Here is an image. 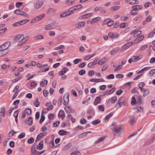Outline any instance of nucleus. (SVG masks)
Instances as JSON below:
<instances>
[{
	"label": "nucleus",
	"instance_id": "1",
	"mask_svg": "<svg viewBox=\"0 0 155 155\" xmlns=\"http://www.w3.org/2000/svg\"><path fill=\"white\" fill-rule=\"evenodd\" d=\"M44 0H37L34 3V7L36 9H39L43 5Z\"/></svg>",
	"mask_w": 155,
	"mask_h": 155
},
{
	"label": "nucleus",
	"instance_id": "2",
	"mask_svg": "<svg viewBox=\"0 0 155 155\" xmlns=\"http://www.w3.org/2000/svg\"><path fill=\"white\" fill-rule=\"evenodd\" d=\"M11 43L8 41L5 43L0 46V51H2L7 49L10 46Z\"/></svg>",
	"mask_w": 155,
	"mask_h": 155
},
{
	"label": "nucleus",
	"instance_id": "3",
	"mask_svg": "<svg viewBox=\"0 0 155 155\" xmlns=\"http://www.w3.org/2000/svg\"><path fill=\"white\" fill-rule=\"evenodd\" d=\"M23 38V35L19 34L16 35L13 39L15 42H18V43H21Z\"/></svg>",
	"mask_w": 155,
	"mask_h": 155
},
{
	"label": "nucleus",
	"instance_id": "4",
	"mask_svg": "<svg viewBox=\"0 0 155 155\" xmlns=\"http://www.w3.org/2000/svg\"><path fill=\"white\" fill-rule=\"evenodd\" d=\"M14 13L17 15H20L24 16L27 18H28L29 16L26 13L22 11L21 10L17 9L15 10L14 12Z\"/></svg>",
	"mask_w": 155,
	"mask_h": 155
},
{
	"label": "nucleus",
	"instance_id": "5",
	"mask_svg": "<svg viewBox=\"0 0 155 155\" xmlns=\"http://www.w3.org/2000/svg\"><path fill=\"white\" fill-rule=\"evenodd\" d=\"M125 97H120L118 100L117 104L116 105V106L117 104L119 105L118 108H120L122 107L123 104L125 105L124 103L125 102Z\"/></svg>",
	"mask_w": 155,
	"mask_h": 155
},
{
	"label": "nucleus",
	"instance_id": "6",
	"mask_svg": "<svg viewBox=\"0 0 155 155\" xmlns=\"http://www.w3.org/2000/svg\"><path fill=\"white\" fill-rule=\"evenodd\" d=\"M111 129L113 130H114L117 133H119L121 132L122 131V130H123V128L121 127L120 126H116L115 127H113L111 126Z\"/></svg>",
	"mask_w": 155,
	"mask_h": 155
},
{
	"label": "nucleus",
	"instance_id": "7",
	"mask_svg": "<svg viewBox=\"0 0 155 155\" xmlns=\"http://www.w3.org/2000/svg\"><path fill=\"white\" fill-rule=\"evenodd\" d=\"M45 16V14H42L39 15L34 18L31 21V23H34L36 21H38Z\"/></svg>",
	"mask_w": 155,
	"mask_h": 155
},
{
	"label": "nucleus",
	"instance_id": "8",
	"mask_svg": "<svg viewBox=\"0 0 155 155\" xmlns=\"http://www.w3.org/2000/svg\"><path fill=\"white\" fill-rule=\"evenodd\" d=\"M64 105H66L67 104L69 101V94L67 93L64 95Z\"/></svg>",
	"mask_w": 155,
	"mask_h": 155
},
{
	"label": "nucleus",
	"instance_id": "9",
	"mask_svg": "<svg viewBox=\"0 0 155 155\" xmlns=\"http://www.w3.org/2000/svg\"><path fill=\"white\" fill-rule=\"evenodd\" d=\"M82 6L81 5H78L74 6L70 8V9L72 10L73 11H77L79 9L81 8H82Z\"/></svg>",
	"mask_w": 155,
	"mask_h": 155
},
{
	"label": "nucleus",
	"instance_id": "10",
	"mask_svg": "<svg viewBox=\"0 0 155 155\" xmlns=\"http://www.w3.org/2000/svg\"><path fill=\"white\" fill-rule=\"evenodd\" d=\"M133 42H130L127 43L125 44L121 48V50L122 51H125L126 49H127L128 48L132 45Z\"/></svg>",
	"mask_w": 155,
	"mask_h": 155
},
{
	"label": "nucleus",
	"instance_id": "11",
	"mask_svg": "<svg viewBox=\"0 0 155 155\" xmlns=\"http://www.w3.org/2000/svg\"><path fill=\"white\" fill-rule=\"evenodd\" d=\"M100 11V12L102 14H104L105 13V11L102 9V8L99 6H97L94 9V11L95 12H96L98 11Z\"/></svg>",
	"mask_w": 155,
	"mask_h": 155
},
{
	"label": "nucleus",
	"instance_id": "12",
	"mask_svg": "<svg viewBox=\"0 0 155 155\" xmlns=\"http://www.w3.org/2000/svg\"><path fill=\"white\" fill-rule=\"evenodd\" d=\"M135 117L134 115H132L130 116L129 122L131 125H133L135 123Z\"/></svg>",
	"mask_w": 155,
	"mask_h": 155
},
{
	"label": "nucleus",
	"instance_id": "13",
	"mask_svg": "<svg viewBox=\"0 0 155 155\" xmlns=\"http://www.w3.org/2000/svg\"><path fill=\"white\" fill-rule=\"evenodd\" d=\"M101 99L100 97H97L95 99L94 102V105L96 106L98 104L101 103Z\"/></svg>",
	"mask_w": 155,
	"mask_h": 155
},
{
	"label": "nucleus",
	"instance_id": "14",
	"mask_svg": "<svg viewBox=\"0 0 155 155\" xmlns=\"http://www.w3.org/2000/svg\"><path fill=\"white\" fill-rule=\"evenodd\" d=\"M68 71V69L67 68H64L62 71L59 72V74L60 75H64Z\"/></svg>",
	"mask_w": 155,
	"mask_h": 155
},
{
	"label": "nucleus",
	"instance_id": "15",
	"mask_svg": "<svg viewBox=\"0 0 155 155\" xmlns=\"http://www.w3.org/2000/svg\"><path fill=\"white\" fill-rule=\"evenodd\" d=\"M142 8V6L140 5H135L132 7V8L133 9V10H135V11H137L138 10L141 9Z\"/></svg>",
	"mask_w": 155,
	"mask_h": 155
},
{
	"label": "nucleus",
	"instance_id": "16",
	"mask_svg": "<svg viewBox=\"0 0 155 155\" xmlns=\"http://www.w3.org/2000/svg\"><path fill=\"white\" fill-rule=\"evenodd\" d=\"M64 109L66 113L68 114L71 113L73 111L72 108L70 106L65 107Z\"/></svg>",
	"mask_w": 155,
	"mask_h": 155
},
{
	"label": "nucleus",
	"instance_id": "17",
	"mask_svg": "<svg viewBox=\"0 0 155 155\" xmlns=\"http://www.w3.org/2000/svg\"><path fill=\"white\" fill-rule=\"evenodd\" d=\"M43 141H41L38 145H37V148L39 150H41L43 148Z\"/></svg>",
	"mask_w": 155,
	"mask_h": 155
},
{
	"label": "nucleus",
	"instance_id": "18",
	"mask_svg": "<svg viewBox=\"0 0 155 155\" xmlns=\"http://www.w3.org/2000/svg\"><path fill=\"white\" fill-rule=\"evenodd\" d=\"M93 13H89L84 15H83L80 16L79 18H89L91 16V15L93 14Z\"/></svg>",
	"mask_w": 155,
	"mask_h": 155
},
{
	"label": "nucleus",
	"instance_id": "19",
	"mask_svg": "<svg viewBox=\"0 0 155 155\" xmlns=\"http://www.w3.org/2000/svg\"><path fill=\"white\" fill-rule=\"evenodd\" d=\"M58 116L59 117H61L62 119H63L65 117L64 111L63 110H60L58 113Z\"/></svg>",
	"mask_w": 155,
	"mask_h": 155
},
{
	"label": "nucleus",
	"instance_id": "20",
	"mask_svg": "<svg viewBox=\"0 0 155 155\" xmlns=\"http://www.w3.org/2000/svg\"><path fill=\"white\" fill-rule=\"evenodd\" d=\"M28 37H26L24 38V35H23V38L22 40V43H18V46H20L21 45L25 43L28 40Z\"/></svg>",
	"mask_w": 155,
	"mask_h": 155
},
{
	"label": "nucleus",
	"instance_id": "21",
	"mask_svg": "<svg viewBox=\"0 0 155 155\" xmlns=\"http://www.w3.org/2000/svg\"><path fill=\"white\" fill-rule=\"evenodd\" d=\"M75 0H66L65 2L67 5L71 6L75 2Z\"/></svg>",
	"mask_w": 155,
	"mask_h": 155
},
{
	"label": "nucleus",
	"instance_id": "22",
	"mask_svg": "<svg viewBox=\"0 0 155 155\" xmlns=\"http://www.w3.org/2000/svg\"><path fill=\"white\" fill-rule=\"evenodd\" d=\"M5 110L4 107L1 108L0 110V114L1 115L2 117H4L5 116Z\"/></svg>",
	"mask_w": 155,
	"mask_h": 155
},
{
	"label": "nucleus",
	"instance_id": "23",
	"mask_svg": "<svg viewBox=\"0 0 155 155\" xmlns=\"http://www.w3.org/2000/svg\"><path fill=\"white\" fill-rule=\"evenodd\" d=\"M101 18L100 17H97L93 18L91 21L90 23L91 24H92L94 22H96L100 20Z\"/></svg>",
	"mask_w": 155,
	"mask_h": 155
},
{
	"label": "nucleus",
	"instance_id": "24",
	"mask_svg": "<svg viewBox=\"0 0 155 155\" xmlns=\"http://www.w3.org/2000/svg\"><path fill=\"white\" fill-rule=\"evenodd\" d=\"M85 22L84 21L80 22L78 24L76 25V27L77 28H80L84 26V25Z\"/></svg>",
	"mask_w": 155,
	"mask_h": 155
},
{
	"label": "nucleus",
	"instance_id": "25",
	"mask_svg": "<svg viewBox=\"0 0 155 155\" xmlns=\"http://www.w3.org/2000/svg\"><path fill=\"white\" fill-rule=\"evenodd\" d=\"M56 10L52 8H49L48 10V13L50 14H53L56 12Z\"/></svg>",
	"mask_w": 155,
	"mask_h": 155
},
{
	"label": "nucleus",
	"instance_id": "26",
	"mask_svg": "<svg viewBox=\"0 0 155 155\" xmlns=\"http://www.w3.org/2000/svg\"><path fill=\"white\" fill-rule=\"evenodd\" d=\"M72 146V144L71 143H69L67 145L64 146L63 148L64 150H67L70 148Z\"/></svg>",
	"mask_w": 155,
	"mask_h": 155
},
{
	"label": "nucleus",
	"instance_id": "27",
	"mask_svg": "<svg viewBox=\"0 0 155 155\" xmlns=\"http://www.w3.org/2000/svg\"><path fill=\"white\" fill-rule=\"evenodd\" d=\"M143 90V96L145 97L148 95L149 93V90L148 89H145Z\"/></svg>",
	"mask_w": 155,
	"mask_h": 155
},
{
	"label": "nucleus",
	"instance_id": "28",
	"mask_svg": "<svg viewBox=\"0 0 155 155\" xmlns=\"http://www.w3.org/2000/svg\"><path fill=\"white\" fill-rule=\"evenodd\" d=\"M107 61V59L106 58H103L101 59L100 61L98 62L99 65H101L105 63Z\"/></svg>",
	"mask_w": 155,
	"mask_h": 155
},
{
	"label": "nucleus",
	"instance_id": "29",
	"mask_svg": "<svg viewBox=\"0 0 155 155\" xmlns=\"http://www.w3.org/2000/svg\"><path fill=\"white\" fill-rule=\"evenodd\" d=\"M37 66L40 68H42L46 66H48V65L47 64H42L40 63H37Z\"/></svg>",
	"mask_w": 155,
	"mask_h": 155
},
{
	"label": "nucleus",
	"instance_id": "30",
	"mask_svg": "<svg viewBox=\"0 0 155 155\" xmlns=\"http://www.w3.org/2000/svg\"><path fill=\"white\" fill-rule=\"evenodd\" d=\"M58 133L59 134L61 135H66L68 133L67 131L63 130H60Z\"/></svg>",
	"mask_w": 155,
	"mask_h": 155
},
{
	"label": "nucleus",
	"instance_id": "31",
	"mask_svg": "<svg viewBox=\"0 0 155 155\" xmlns=\"http://www.w3.org/2000/svg\"><path fill=\"white\" fill-rule=\"evenodd\" d=\"M54 28L50 24L46 25L45 28V29L46 30H48Z\"/></svg>",
	"mask_w": 155,
	"mask_h": 155
},
{
	"label": "nucleus",
	"instance_id": "32",
	"mask_svg": "<svg viewBox=\"0 0 155 155\" xmlns=\"http://www.w3.org/2000/svg\"><path fill=\"white\" fill-rule=\"evenodd\" d=\"M150 67H145L140 71H139L137 73V74H139L141 73H143V72L149 70L150 68Z\"/></svg>",
	"mask_w": 155,
	"mask_h": 155
},
{
	"label": "nucleus",
	"instance_id": "33",
	"mask_svg": "<svg viewBox=\"0 0 155 155\" xmlns=\"http://www.w3.org/2000/svg\"><path fill=\"white\" fill-rule=\"evenodd\" d=\"M43 111H42L41 114V118L40 120L39 121V123L40 124H41L43 121L44 120L45 118V115H44L43 114Z\"/></svg>",
	"mask_w": 155,
	"mask_h": 155
},
{
	"label": "nucleus",
	"instance_id": "34",
	"mask_svg": "<svg viewBox=\"0 0 155 155\" xmlns=\"http://www.w3.org/2000/svg\"><path fill=\"white\" fill-rule=\"evenodd\" d=\"M38 98H36V100L34 103V104L35 106L36 107H38L40 104V103L38 101Z\"/></svg>",
	"mask_w": 155,
	"mask_h": 155
},
{
	"label": "nucleus",
	"instance_id": "35",
	"mask_svg": "<svg viewBox=\"0 0 155 155\" xmlns=\"http://www.w3.org/2000/svg\"><path fill=\"white\" fill-rule=\"evenodd\" d=\"M106 137V136H104L101 137L99 139H98L97 141L95 143H97L103 141L104 140Z\"/></svg>",
	"mask_w": 155,
	"mask_h": 155
},
{
	"label": "nucleus",
	"instance_id": "36",
	"mask_svg": "<svg viewBox=\"0 0 155 155\" xmlns=\"http://www.w3.org/2000/svg\"><path fill=\"white\" fill-rule=\"evenodd\" d=\"M43 38V37L42 35H38L37 36H35L34 39L35 40L38 39H41Z\"/></svg>",
	"mask_w": 155,
	"mask_h": 155
},
{
	"label": "nucleus",
	"instance_id": "37",
	"mask_svg": "<svg viewBox=\"0 0 155 155\" xmlns=\"http://www.w3.org/2000/svg\"><path fill=\"white\" fill-rule=\"evenodd\" d=\"M29 20L28 19H25L24 20H23L20 21L19 23L20 24V25H23L27 22H28L29 21Z\"/></svg>",
	"mask_w": 155,
	"mask_h": 155
},
{
	"label": "nucleus",
	"instance_id": "38",
	"mask_svg": "<svg viewBox=\"0 0 155 155\" xmlns=\"http://www.w3.org/2000/svg\"><path fill=\"white\" fill-rule=\"evenodd\" d=\"M27 122H29L28 123V124L29 125H31L33 122L32 118L31 117H29V118H28Z\"/></svg>",
	"mask_w": 155,
	"mask_h": 155
},
{
	"label": "nucleus",
	"instance_id": "39",
	"mask_svg": "<svg viewBox=\"0 0 155 155\" xmlns=\"http://www.w3.org/2000/svg\"><path fill=\"white\" fill-rule=\"evenodd\" d=\"M47 134V132H45L44 133H41L39 134L38 136V137H39L40 138L41 137H43Z\"/></svg>",
	"mask_w": 155,
	"mask_h": 155
},
{
	"label": "nucleus",
	"instance_id": "40",
	"mask_svg": "<svg viewBox=\"0 0 155 155\" xmlns=\"http://www.w3.org/2000/svg\"><path fill=\"white\" fill-rule=\"evenodd\" d=\"M95 55V54H94L91 55H89L86 56L84 58V60H88L89 59L91 58Z\"/></svg>",
	"mask_w": 155,
	"mask_h": 155
},
{
	"label": "nucleus",
	"instance_id": "41",
	"mask_svg": "<svg viewBox=\"0 0 155 155\" xmlns=\"http://www.w3.org/2000/svg\"><path fill=\"white\" fill-rule=\"evenodd\" d=\"M118 50L119 49L118 48L114 49L111 51L110 54L111 55H114L115 54L117 53Z\"/></svg>",
	"mask_w": 155,
	"mask_h": 155
},
{
	"label": "nucleus",
	"instance_id": "42",
	"mask_svg": "<svg viewBox=\"0 0 155 155\" xmlns=\"http://www.w3.org/2000/svg\"><path fill=\"white\" fill-rule=\"evenodd\" d=\"M145 84L144 82H140L139 83V87L140 89V90L141 91H142L143 90V86Z\"/></svg>",
	"mask_w": 155,
	"mask_h": 155
},
{
	"label": "nucleus",
	"instance_id": "43",
	"mask_svg": "<svg viewBox=\"0 0 155 155\" xmlns=\"http://www.w3.org/2000/svg\"><path fill=\"white\" fill-rule=\"evenodd\" d=\"M130 4H139V2L137 0H130Z\"/></svg>",
	"mask_w": 155,
	"mask_h": 155
},
{
	"label": "nucleus",
	"instance_id": "44",
	"mask_svg": "<svg viewBox=\"0 0 155 155\" xmlns=\"http://www.w3.org/2000/svg\"><path fill=\"white\" fill-rule=\"evenodd\" d=\"M101 122V120L99 119H97L95 120H94L92 122V124L93 125H96L97 124Z\"/></svg>",
	"mask_w": 155,
	"mask_h": 155
},
{
	"label": "nucleus",
	"instance_id": "45",
	"mask_svg": "<svg viewBox=\"0 0 155 155\" xmlns=\"http://www.w3.org/2000/svg\"><path fill=\"white\" fill-rule=\"evenodd\" d=\"M141 97L142 96L140 95L138 97L137 102L139 104H141L142 103Z\"/></svg>",
	"mask_w": 155,
	"mask_h": 155
},
{
	"label": "nucleus",
	"instance_id": "46",
	"mask_svg": "<svg viewBox=\"0 0 155 155\" xmlns=\"http://www.w3.org/2000/svg\"><path fill=\"white\" fill-rule=\"evenodd\" d=\"M22 77L19 76L13 79L12 80V82L13 83H15L18 81L19 80H20L21 78Z\"/></svg>",
	"mask_w": 155,
	"mask_h": 155
},
{
	"label": "nucleus",
	"instance_id": "47",
	"mask_svg": "<svg viewBox=\"0 0 155 155\" xmlns=\"http://www.w3.org/2000/svg\"><path fill=\"white\" fill-rule=\"evenodd\" d=\"M106 78L108 79H113L114 78V74H111L107 76Z\"/></svg>",
	"mask_w": 155,
	"mask_h": 155
},
{
	"label": "nucleus",
	"instance_id": "48",
	"mask_svg": "<svg viewBox=\"0 0 155 155\" xmlns=\"http://www.w3.org/2000/svg\"><path fill=\"white\" fill-rule=\"evenodd\" d=\"M117 99L116 97H113L111 98L110 102L112 103H114L117 101Z\"/></svg>",
	"mask_w": 155,
	"mask_h": 155
},
{
	"label": "nucleus",
	"instance_id": "49",
	"mask_svg": "<svg viewBox=\"0 0 155 155\" xmlns=\"http://www.w3.org/2000/svg\"><path fill=\"white\" fill-rule=\"evenodd\" d=\"M15 7L14 3L12 2L10 4L8 5V9L9 10H11Z\"/></svg>",
	"mask_w": 155,
	"mask_h": 155
},
{
	"label": "nucleus",
	"instance_id": "50",
	"mask_svg": "<svg viewBox=\"0 0 155 155\" xmlns=\"http://www.w3.org/2000/svg\"><path fill=\"white\" fill-rule=\"evenodd\" d=\"M110 19V18H107L104 20L103 22V25H105L106 24H107Z\"/></svg>",
	"mask_w": 155,
	"mask_h": 155
},
{
	"label": "nucleus",
	"instance_id": "51",
	"mask_svg": "<svg viewBox=\"0 0 155 155\" xmlns=\"http://www.w3.org/2000/svg\"><path fill=\"white\" fill-rule=\"evenodd\" d=\"M137 109L138 111L140 112H143V107L140 106L137 107Z\"/></svg>",
	"mask_w": 155,
	"mask_h": 155
},
{
	"label": "nucleus",
	"instance_id": "52",
	"mask_svg": "<svg viewBox=\"0 0 155 155\" xmlns=\"http://www.w3.org/2000/svg\"><path fill=\"white\" fill-rule=\"evenodd\" d=\"M34 139L31 137L28 140L27 142L28 143L31 144L34 142Z\"/></svg>",
	"mask_w": 155,
	"mask_h": 155
},
{
	"label": "nucleus",
	"instance_id": "53",
	"mask_svg": "<svg viewBox=\"0 0 155 155\" xmlns=\"http://www.w3.org/2000/svg\"><path fill=\"white\" fill-rule=\"evenodd\" d=\"M86 73V71L82 69L79 71V74L80 75H82Z\"/></svg>",
	"mask_w": 155,
	"mask_h": 155
},
{
	"label": "nucleus",
	"instance_id": "54",
	"mask_svg": "<svg viewBox=\"0 0 155 155\" xmlns=\"http://www.w3.org/2000/svg\"><path fill=\"white\" fill-rule=\"evenodd\" d=\"M25 112L28 114H31V111L30 108H27L25 110Z\"/></svg>",
	"mask_w": 155,
	"mask_h": 155
},
{
	"label": "nucleus",
	"instance_id": "55",
	"mask_svg": "<svg viewBox=\"0 0 155 155\" xmlns=\"http://www.w3.org/2000/svg\"><path fill=\"white\" fill-rule=\"evenodd\" d=\"M67 16H68V13H67V11L63 12V13L61 14L60 15V16L61 18L65 17Z\"/></svg>",
	"mask_w": 155,
	"mask_h": 155
},
{
	"label": "nucleus",
	"instance_id": "56",
	"mask_svg": "<svg viewBox=\"0 0 155 155\" xmlns=\"http://www.w3.org/2000/svg\"><path fill=\"white\" fill-rule=\"evenodd\" d=\"M113 115V113H109V114L107 115L105 117V119L107 120H108L109 118L111 116H112Z\"/></svg>",
	"mask_w": 155,
	"mask_h": 155
},
{
	"label": "nucleus",
	"instance_id": "57",
	"mask_svg": "<svg viewBox=\"0 0 155 155\" xmlns=\"http://www.w3.org/2000/svg\"><path fill=\"white\" fill-rule=\"evenodd\" d=\"M130 13L132 15H136L138 14L137 12H136L135 10H133V9L130 11Z\"/></svg>",
	"mask_w": 155,
	"mask_h": 155
},
{
	"label": "nucleus",
	"instance_id": "58",
	"mask_svg": "<svg viewBox=\"0 0 155 155\" xmlns=\"http://www.w3.org/2000/svg\"><path fill=\"white\" fill-rule=\"evenodd\" d=\"M141 33V31H140V30L138 31H136V32H135L134 34V37H137V36L140 35Z\"/></svg>",
	"mask_w": 155,
	"mask_h": 155
},
{
	"label": "nucleus",
	"instance_id": "59",
	"mask_svg": "<svg viewBox=\"0 0 155 155\" xmlns=\"http://www.w3.org/2000/svg\"><path fill=\"white\" fill-rule=\"evenodd\" d=\"M71 155H81V153L79 151H76L71 153Z\"/></svg>",
	"mask_w": 155,
	"mask_h": 155
},
{
	"label": "nucleus",
	"instance_id": "60",
	"mask_svg": "<svg viewBox=\"0 0 155 155\" xmlns=\"http://www.w3.org/2000/svg\"><path fill=\"white\" fill-rule=\"evenodd\" d=\"M122 67H123V66L122 65H121V64L119 65L115 69L114 71H118L119 70H120V69H121L122 68Z\"/></svg>",
	"mask_w": 155,
	"mask_h": 155
},
{
	"label": "nucleus",
	"instance_id": "61",
	"mask_svg": "<svg viewBox=\"0 0 155 155\" xmlns=\"http://www.w3.org/2000/svg\"><path fill=\"white\" fill-rule=\"evenodd\" d=\"M155 34V28L153 30V31L151 32L148 35V38H150L151 37L152 35Z\"/></svg>",
	"mask_w": 155,
	"mask_h": 155
},
{
	"label": "nucleus",
	"instance_id": "62",
	"mask_svg": "<svg viewBox=\"0 0 155 155\" xmlns=\"http://www.w3.org/2000/svg\"><path fill=\"white\" fill-rule=\"evenodd\" d=\"M64 45H61L57 47H56L54 48L55 50H57L61 48H64Z\"/></svg>",
	"mask_w": 155,
	"mask_h": 155
},
{
	"label": "nucleus",
	"instance_id": "63",
	"mask_svg": "<svg viewBox=\"0 0 155 155\" xmlns=\"http://www.w3.org/2000/svg\"><path fill=\"white\" fill-rule=\"evenodd\" d=\"M116 88L114 87L108 91V94H110L112 93H113L115 90Z\"/></svg>",
	"mask_w": 155,
	"mask_h": 155
},
{
	"label": "nucleus",
	"instance_id": "64",
	"mask_svg": "<svg viewBox=\"0 0 155 155\" xmlns=\"http://www.w3.org/2000/svg\"><path fill=\"white\" fill-rule=\"evenodd\" d=\"M98 109L100 111H104V107L103 106L100 105L98 106Z\"/></svg>",
	"mask_w": 155,
	"mask_h": 155
}]
</instances>
